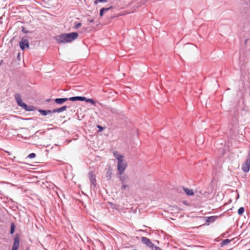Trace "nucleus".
Wrapping results in <instances>:
<instances>
[{
  "label": "nucleus",
  "instance_id": "28",
  "mask_svg": "<svg viewBox=\"0 0 250 250\" xmlns=\"http://www.w3.org/2000/svg\"><path fill=\"white\" fill-rule=\"evenodd\" d=\"M120 179L122 183L125 182V178L124 176H121Z\"/></svg>",
  "mask_w": 250,
  "mask_h": 250
},
{
  "label": "nucleus",
  "instance_id": "21",
  "mask_svg": "<svg viewBox=\"0 0 250 250\" xmlns=\"http://www.w3.org/2000/svg\"><path fill=\"white\" fill-rule=\"evenodd\" d=\"M85 101H86L87 103H90L92 104H95V101L92 99H86V100H85Z\"/></svg>",
  "mask_w": 250,
  "mask_h": 250
},
{
  "label": "nucleus",
  "instance_id": "16",
  "mask_svg": "<svg viewBox=\"0 0 250 250\" xmlns=\"http://www.w3.org/2000/svg\"><path fill=\"white\" fill-rule=\"evenodd\" d=\"M112 170L111 169H108L106 172L105 177L108 180H110L112 177Z\"/></svg>",
  "mask_w": 250,
  "mask_h": 250
},
{
  "label": "nucleus",
  "instance_id": "32",
  "mask_svg": "<svg viewBox=\"0 0 250 250\" xmlns=\"http://www.w3.org/2000/svg\"><path fill=\"white\" fill-rule=\"evenodd\" d=\"M50 101V99H47L46 101L47 102H49Z\"/></svg>",
  "mask_w": 250,
  "mask_h": 250
},
{
  "label": "nucleus",
  "instance_id": "20",
  "mask_svg": "<svg viewBox=\"0 0 250 250\" xmlns=\"http://www.w3.org/2000/svg\"><path fill=\"white\" fill-rule=\"evenodd\" d=\"M230 241H231V240H230L229 239H225L222 241V245H226L228 244L229 243H230Z\"/></svg>",
  "mask_w": 250,
  "mask_h": 250
},
{
  "label": "nucleus",
  "instance_id": "17",
  "mask_svg": "<svg viewBox=\"0 0 250 250\" xmlns=\"http://www.w3.org/2000/svg\"><path fill=\"white\" fill-rule=\"evenodd\" d=\"M15 230V226L13 222L11 223L10 226V234H12L14 233Z\"/></svg>",
  "mask_w": 250,
  "mask_h": 250
},
{
  "label": "nucleus",
  "instance_id": "14",
  "mask_svg": "<svg viewBox=\"0 0 250 250\" xmlns=\"http://www.w3.org/2000/svg\"><path fill=\"white\" fill-rule=\"evenodd\" d=\"M112 8V6H110L109 7H108V8H102V9H101L100 11V15L101 17H102L104 14V12H106L111 9Z\"/></svg>",
  "mask_w": 250,
  "mask_h": 250
},
{
  "label": "nucleus",
  "instance_id": "13",
  "mask_svg": "<svg viewBox=\"0 0 250 250\" xmlns=\"http://www.w3.org/2000/svg\"><path fill=\"white\" fill-rule=\"evenodd\" d=\"M67 108V106L66 105H64L60 108L54 109L53 111H55V113H57V112L60 113V112H62L65 110Z\"/></svg>",
  "mask_w": 250,
  "mask_h": 250
},
{
  "label": "nucleus",
  "instance_id": "15",
  "mask_svg": "<svg viewBox=\"0 0 250 250\" xmlns=\"http://www.w3.org/2000/svg\"><path fill=\"white\" fill-rule=\"evenodd\" d=\"M113 155H114V156L115 157V158L117 160L118 162H119L118 159H120L121 160H123V156L118 154V153L117 151H114Z\"/></svg>",
  "mask_w": 250,
  "mask_h": 250
},
{
  "label": "nucleus",
  "instance_id": "23",
  "mask_svg": "<svg viewBox=\"0 0 250 250\" xmlns=\"http://www.w3.org/2000/svg\"><path fill=\"white\" fill-rule=\"evenodd\" d=\"M82 25V24L80 22L77 23L75 24L74 28L75 29H78L80 28Z\"/></svg>",
  "mask_w": 250,
  "mask_h": 250
},
{
  "label": "nucleus",
  "instance_id": "22",
  "mask_svg": "<svg viewBox=\"0 0 250 250\" xmlns=\"http://www.w3.org/2000/svg\"><path fill=\"white\" fill-rule=\"evenodd\" d=\"M36 157V154L34 153H31L28 155V158L30 159L34 158Z\"/></svg>",
  "mask_w": 250,
  "mask_h": 250
},
{
  "label": "nucleus",
  "instance_id": "8",
  "mask_svg": "<svg viewBox=\"0 0 250 250\" xmlns=\"http://www.w3.org/2000/svg\"><path fill=\"white\" fill-rule=\"evenodd\" d=\"M20 48L21 50H23L25 48H29V42L27 39H25L22 38L21 41L19 43Z\"/></svg>",
  "mask_w": 250,
  "mask_h": 250
},
{
  "label": "nucleus",
  "instance_id": "25",
  "mask_svg": "<svg viewBox=\"0 0 250 250\" xmlns=\"http://www.w3.org/2000/svg\"><path fill=\"white\" fill-rule=\"evenodd\" d=\"M21 31H22L23 33H25V34H27V33H28V31L27 30H26L25 29V27H23V26H22V27H21Z\"/></svg>",
  "mask_w": 250,
  "mask_h": 250
},
{
  "label": "nucleus",
  "instance_id": "24",
  "mask_svg": "<svg viewBox=\"0 0 250 250\" xmlns=\"http://www.w3.org/2000/svg\"><path fill=\"white\" fill-rule=\"evenodd\" d=\"M107 1V0H96L95 1V3H97V2H106Z\"/></svg>",
  "mask_w": 250,
  "mask_h": 250
},
{
  "label": "nucleus",
  "instance_id": "26",
  "mask_svg": "<svg viewBox=\"0 0 250 250\" xmlns=\"http://www.w3.org/2000/svg\"><path fill=\"white\" fill-rule=\"evenodd\" d=\"M55 113L53 110H47V115Z\"/></svg>",
  "mask_w": 250,
  "mask_h": 250
},
{
  "label": "nucleus",
  "instance_id": "34",
  "mask_svg": "<svg viewBox=\"0 0 250 250\" xmlns=\"http://www.w3.org/2000/svg\"><path fill=\"white\" fill-rule=\"evenodd\" d=\"M136 250V249H134V250Z\"/></svg>",
  "mask_w": 250,
  "mask_h": 250
},
{
  "label": "nucleus",
  "instance_id": "5",
  "mask_svg": "<svg viewBox=\"0 0 250 250\" xmlns=\"http://www.w3.org/2000/svg\"><path fill=\"white\" fill-rule=\"evenodd\" d=\"M88 177L91 183V188L94 189L96 187V183L94 172L93 171H90L88 173Z\"/></svg>",
  "mask_w": 250,
  "mask_h": 250
},
{
  "label": "nucleus",
  "instance_id": "30",
  "mask_svg": "<svg viewBox=\"0 0 250 250\" xmlns=\"http://www.w3.org/2000/svg\"><path fill=\"white\" fill-rule=\"evenodd\" d=\"M98 127L100 129V130H102L103 127L100 125H98Z\"/></svg>",
  "mask_w": 250,
  "mask_h": 250
},
{
  "label": "nucleus",
  "instance_id": "1",
  "mask_svg": "<svg viewBox=\"0 0 250 250\" xmlns=\"http://www.w3.org/2000/svg\"><path fill=\"white\" fill-rule=\"evenodd\" d=\"M79 36L77 32L63 33L56 37V40L59 43H65L71 42L78 38Z\"/></svg>",
  "mask_w": 250,
  "mask_h": 250
},
{
  "label": "nucleus",
  "instance_id": "33",
  "mask_svg": "<svg viewBox=\"0 0 250 250\" xmlns=\"http://www.w3.org/2000/svg\"><path fill=\"white\" fill-rule=\"evenodd\" d=\"M89 21H90V22H93V20H91Z\"/></svg>",
  "mask_w": 250,
  "mask_h": 250
},
{
  "label": "nucleus",
  "instance_id": "29",
  "mask_svg": "<svg viewBox=\"0 0 250 250\" xmlns=\"http://www.w3.org/2000/svg\"><path fill=\"white\" fill-rule=\"evenodd\" d=\"M127 187V185H124L122 186L121 187V189L122 190H124Z\"/></svg>",
  "mask_w": 250,
  "mask_h": 250
},
{
  "label": "nucleus",
  "instance_id": "9",
  "mask_svg": "<svg viewBox=\"0 0 250 250\" xmlns=\"http://www.w3.org/2000/svg\"><path fill=\"white\" fill-rule=\"evenodd\" d=\"M19 242H20V237L18 234H16L15 238L14 243L12 245L11 250H18L19 247Z\"/></svg>",
  "mask_w": 250,
  "mask_h": 250
},
{
  "label": "nucleus",
  "instance_id": "19",
  "mask_svg": "<svg viewBox=\"0 0 250 250\" xmlns=\"http://www.w3.org/2000/svg\"><path fill=\"white\" fill-rule=\"evenodd\" d=\"M245 209L243 207H241L238 209V213L239 215H242L244 212Z\"/></svg>",
  "mask_w": 250,
  "mask_h": 250
},
{
  "label": "nucleus",
  "instance_id": "3",
  "mask_svg": "<svg viewBox=\"0 0 250 250\" xmlns=\"http://www.w3.org/2000/svg\"><path fill=\"white\" fill-rule=\"evenodd\" d=\"M141 242L146 247L151 248L152 250H161V249L153 244L149 239L146 237H141Z\"/></svg>",
  "mask_w": 250,
  "mask_h": 250
},
{
  "label": "nucleus",
  "instance_id": "11",
  "mask_svg": "<svg viewBox=\"0 0 250 250\" xmlns=\"http://www.w3.org/2000/svg\"><path fill=\"white\" fill-rule=\"evenodd\" d=\"M69 100V98H56L55 99V102L56 103L61 104Z\"/></svg>",
  "mask_w": 250,
  "mask_h": 250
},
{
  "label": "nucleus",
  "instance_id": "31",
  "mask_svg": "<svg viewBox=\"0 0 250 250\" xmlns=\"http://www.w3.org/2000/svg\"><path fill=\"white\" fill-rule=\"evenodd\" d=\"M2 62H3V61L2 60H0V66L1 65V64L2 63Z\"/></svg>",
  "mask_w": 250,
  "mask_h": 250
},
{
  "label": "nucleus",
  "instance_id": "18",
  "mask_svg": "<svg viewBox=\"0 0 250 250\" xmlns=\"http://www.w3.org/2000/svg\"><path fill=\"white\" fill-rule=\"evenodd\" d=\"M38 111L43 116L47 115V110H43L40 109L38 110Z\"/></svg>",
  "mask_w": 250,
  "mask_h": 250
},
{
  "label": "nucleus",
  "instance_id": "4",
  "mask_svg": "<svg viewBox=\"0 0 250 250\" xmlns=\"http://www.w3.org/2000/svg\"><path fill=\"white\" fill-rule=\"evenodd\" d=\"M119 159V162H118V170L120 175H122L125 171L126 167V165L125 163H124L123 160Z\"/></svg>",
  "mask_w": 250,
  "mask_h": 250
},
{
  "label": "nucleus",
  "instance_id": "27",
  "mask_svg": "<svg viewBox=\"0 0 250 250\" xmlns=\"http://www.w3.org/2000/svg\"><path fill=\"white\" fill-rule=\"evenodd\" d=\"M207 195H208V196H207L208 198V199L211 198L213 196L212 192H211V193H208Z\"/></svg>",
  "mask_w": 250,
  "mask_h": 250
},
{
  "label": "nucleus",
  "instance_id": "6",
  "mask_svg": "<svg viewBox=\"0 0 250 250\" xmlns=\"http://www.w3.org/2000/svg\"><path fill=\"white\" fill-rule=\"evenodd\" d=\"M250 169V151L248 154V159L242 166V169L244 172H248Z\"/></svg>",
  "mask_w": 250,
  "mask_h": 250
},
{
  "label": "nucleus",
  "instance_id": "10",
  "mask_svg": "<svg viewBox=\"0 0 250 250\" xmlns=\"http://www.w3.org/2000/svg\"><path fill=\"white\" fill-rule=\"evenodd\" d=\"M86 100V97L83 96H75L69 98V100L71 101H84Z\"/></svg>",
  "mask_w": 250,
  "mask_h": 250
},
{
  "label": "nucleus",
  "instance_id": "12",
  "mask_svg": "<svg viewBox=\"0 0 250 250\" xmlns=\"http://www.w3.org/2000/svg\"><path fill=\"white\" fill-rule=\"evenodd\" d=\"M183 190L189 196H191L194 194V192L192 189H190L187 188L183 187Z\"/></svg>",
  "mask_w": 250,
  "mask_h": 250
},
{
  "label": "nucleus",
  "instance_id": "7",
  "mask_svg": "<svg viewBox=\"0 0 250 250\" xmlns=\"http://www.w3.org/2000/svg\"><path fill=\"white\" fill-rule=\"evenodd\" d=\"M219 218V217L218 216H211L208 217L204 222V225L208 226L214 223Z\"/></svg>",
  "mask_w": 250,
  "mask_h": 250
},
{
  "label": "nucleus",
  "instance_id": "2",
  "mask_svg": "<svg viewBox=\"0 0 250 250\" xmlns=\"http://www.w3.org/2000/svg\"><path fill=\"white\" fill-rule=\"evenodd\" d=\"M15 99L17 102V104L26 111H34L35 108L33 106H28L23 102L21 96L19 93H16L15 95Z\"/></svg>",
  "mask_w": 250,
  "mask_h": 250
}]
</instances>
